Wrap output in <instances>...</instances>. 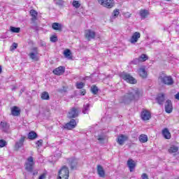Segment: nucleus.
Here are the masks:
<instances>
[{
  "instance_id": "obj_1",
  "label": "nucleus",
  "mask_w": 179,
  "mask_h": 179,
  "mask_svg": "<svg viewBox=\"0 0 179 179\" xmlns=\"http://www.w3.org/2000/svg\"><path fill=\"white\" fill-rule=\"evenodd\" d=\"M141 96V92L138 88H131L127 93L119 99L122 104H130L134 100H138Z\"/></svg>"
},
{
  "instance_id": "obj_2",
  "label": "nucleus",
  "mask_w": 179,
  "mask_h": 179,
  "mask_svg": "<svg viewBox=\"0 0 179 179\" xmlns=\"http://www.w3.org/2000/svg\"><path fill=\"white\" fill-rule=\"evenodd\" d=\"M159 80L163 85H166L167 86H171L174 85V80L171 76H168L167 74L162 73L159 74Z\"/></svg>"
},
{
  "instance_id": "obj_3",
  "label": "nucleus",
  "mask_w": 179,
  "mask_h": 179,
  "mask_svg": "<svg viewBox=\"0 0 179 179\" xmlns=\"http://www.w3.org/2000/svg\"><path fill=\"white\" fill-rule=\"evenodd\" d=\"M120 77L127 83H131V85H136V83H137L136 79L127 72L121 73Z\"/></svg>"
},
{
  "instance_id": "obj_4",
  "label": "nucleus",
  "mask_w": 179,
  "mask_h": 179,
  "mask_svg": "<svg viewBox=\"0 0 179 179\" xmlns=\"http://www.w3.org/2000/svg\"><path fill=\"white\" fill-rule=\"evenodd\" d=\"M57 179H68L69 178V169L66 166H63L59 171L58 173Z\"/></svg>"
},
{
  "instance_id": "obj_5",
  "label": "nucleus",
  "mask_w": 179,
  "mask_h": 179,
  "mask_svg": "<svg viewBox=\"0 0 179 179\" xmlns=\"http://www.w3.org/2000/svg\"><path fill=\"white\" fill-rule=\"evenodd\" d=\"M98 2L103 8L111 9L114 7V0H98Z\"/></svg>"
},
{
  "instance_id": "obj_6",
  "label": "nucleus",
  "mask_w": 179,
  "mask_h": 179,
  "mask_svg": "<svg viewBox=\"0 0 179 179\" xmlns=\"http://www.w3.org/2000/svg\"><path fill=\"white\" fill-rule=\"evenodd\" d=\"M33 166H34V158L29 157L25 163V169L27 171H33Z\"/></svg>"
},
{
  "instance_id": "obj_7",
  "label": "nucleus",
  "mask_w": 179,
  "mask_h": 179,
  "mask_svg": "<svg viewBox=\"0 0 179 179\" xmlns=\"http://www.w3.org/2000/svg\"><path fill=\"white\" fill-rule=\"evenodd\" d=\"M77 117H79V110L76 107H73L69 111L67 117L72 120V118H76Z\"/></svg>"
},
{
  "instance_id": "obj_8",
  "label": "nucleus",
  "mask_w": 179,
  "mask_h": 179,
  "mask_svg": "<svg viewBox=\"0 0 179 179\" xmlns=\"http://www.w3.org/2000/svg\"><path fill=\"white\" fill-rule=\"evenodd\" d=\"M76 120L71 119L70 122H67L64 126H63V128L64 129H73V128H76Z\"/></svg>"
},
{
  "instance_id": "obj_9",
  "label": "nucleus",
  "mask_w": 179,
  "mask_h": 179,
  "mask_svg": "<svg viewBox=\"0 0 179 179\" xmlns=\"http://www.w3.org/2000/svg\"><path fill=\"white\" fill-rule=\"evenodd\" d=\"M67 162L71 170H75L78 166V159L76 158H68Z\"/></svg>"
},
{
  "instance_id": "obj_10",
  "label": "nucleus",
  "mask_w": 179,
  "mask_h": 179,
  "mask_svg": "<svg viewBox=\"0 0 179 179\" xmlns=\"http://www.w3.org/2000/svg\"><path fill=\"white\" fill-rule=\"evenodd\" d=\"M141 117L143 121H149V120L152 117V115L148 110H144L141 112Z\"/></svg>"
},
{
  "instance_id": "obj_11",
  "label": "nucleus",
  "mask_w": 179,
  "mask_h": 179,
  "mask_svg": "<svg viewBox=\"0 0 179 179\" xmlns=\"http://www.w3.org/2000/svg\"><path fill=\"white\" fill-rule=\"evenodd\" d=\"M85 37L90 41V40H93L94 37H96V32L94 31L90 30V29H87L85 31Z\"/></svg>"
},
{
  "instance_id": "obj_12",
  "label": "nucleus",
  "mask_w": 179,
  "mask_h": 179,
  "mask_svg": "<svg viewBox=\"0 0 179 179\" xmlns=\"http://www.w3.org/2000/svg\"><path fill=\"white\" fill-rule=\"evenodd\" d=\"M165 111L168 114L173 113V103L171 100H167L165 103Z\"/></svg>"
},
{
  "instance_id": "obj_13",
  "label": "nucleus",
  "mask_w": 179,
  "mask_h": 179,
  "mask_svg": "<svg viewBox=\"0 0 179 179\" xmlns=\"http://www.w3.org/2000/svg\"><path fill=\"white\" fill-rule=\"evenodd\" d=\"M96 173L101 178H104V177H106V171L101 165H97Z\"/></svg>"
},
{
  "instance_id": "obj_14",
  "label": "nucleus",
  "mask_w": 179,
  "mask_h": 179,
  "mask_svg": "<svg viewBox=\"0 0 179 179\" xmlns=\"http://www.w3.org/2000/svg\"><path fill=\"white\" fill-rule=\"evenodd\" d=\"M139 38H141V33L135 32L130 39V43H131V44H135V43L138 42Z\"/></svg>"
},
{
  "instance_id": "obj_15",
  "label": "nucleus",
  "mask_w": 179,
  "mask_h": 179,
  "mask_svg": "<svg viewBox=\"0 0 179 179\" xmlns=\"http://www.w3.org/2000/svg\"><path fill=\"white\" fill-rule=\"evenodd\" d=\"M127 166L130 170L131 172L134 171L135 170V167H136V164L135 163V161L132 159H129L127 161Z\"/></svg>"
},
{
  "instance_id": "obj_16",
  "label": "nucleus",
  "mask_w": 179,
  "mask_h": 179,
  "mask_svg": "<svg viewBox=\"0 0 179 179\" xmlns=\"http://www.w3.org/2000/svg\"><path fill=\"white\" fill-rule=\"evenodd\" d=\"M24 139H26V136H21L20 140L15 143V149H20V148L23 146V143H24Z\"/></svg>"
},
{
  "instance_id": "obj_17",
  "label": "nucleus",
  "mask_w": 179,
  "mask_h": 179,
  "mask_svg": "<svg viewBox=\"0 0 179 179\" xmlns=\"http://www.w3.org/2000/svg\"><path fill=\"white\" fill-rule=\"evenodd\" d=\"M138 74L140 75L141 78H143V79L148 78V72L146 71V69L143 66L138 69Z\"/></svg>"
},
{
  "instance_id": "obj_18",
  "label": "nucleus",
  "mask_w": 179,
  "mask_h": 179,
  "mask_svg": "<svg viewBox=\"0 0 179 179\" xmlns=\"http://www.w3.org/2000/svg\"><path fill=\"white\" fill-rule=\"evenodd\" d=\"M65 73V68L64 66H59L58 68H56L55 70H53V73L55 75H62Z\"/></svg>"
},
{
  "instance_id": "obj_19",
  "label": "nucleus",
  "mask_w": 179,
  "mask_h": 179,
  "mask_svg": "<svg viewBox=\"0 0 179 179\" xmlns=\"http://www.w3.org/2000/svg\"><path fill=\"white\" fill-rule=\"evenodd\" d=\"M156 100L158 103V104H159V106H163V103H164L165 99V96L164 94H159L157 95V97L156 98Z\"/></svg>"
},
{
  "instance_id": "obj_20",
  "label": "nucleus",
  "mask_w": 179,
  "mask_h": 179,
  "mask_svg": "<svg viewBox=\"0 0 179 179\" xmlns=\"http://www.w3.org/2000/svg\"><path fill=\"white\" fill-rule=\"evenodd\" d=\"M125 141H128V137L123 134H120L117 138V143L119 145H124V142H125Z\"/></svg>"
},
{
  "instance_id": "obj_21",
  "label": "nucleus",
  "mask_w": 179,
  "mask_h": 179,
  "mask_svg": "<svg viewBox=\"0 0 179 179\" xmlns=\"http://www.w3.org/2000/svg\"><path fill=\"white\" fill-rule=\"evenodd\" d=\"M11 114L14 117H17V115H20V109L17 106H14L11 108Z\"/></svg>"
},
{
  "instance_id": "obj_22",
  "label": "nucleus",
  "mask_w": 179,
  "mask_h": 179,
  "mask_svg": "<svg viewBox=\"0 0 179 179\" xmlns=\"http://www.w3.org/2000/svg\"><path fill=\"white\" fill-rule=\"evenodd\" d=\"M52 29L58 31H62V24L58 22H54L52 24Z\"/></svg>"
},
{
  "instance_id": "obj_23",
  "label": "nucleus",
  "mask_w": 179,
  "mask_h": 179,
  "mask_svg": "<svg viewBox=\"0 0 179 179\" xmlns=\"http://www.w3.org/2000/svg\"><path fill=\"white\" fill-rule=\"evenodd\" d=\"M31 16H32L31 20V22H33V23H34V22H36V20H37V15H38L37 11H36L35 10H31L29 12Z\"/></svg>"
},
{
  "instance_id": "obj_24",
  "label": "nucleus",
  "mask_w": 179,
  "mask_h": 179,
  "mask_svg": "<svg viewBox=\"0 0 179 179\" xmlns=\"http://www.w3.org/2000/svg\"><path fill=\"white\" fill-rule=\"evenodd\" d=\"M162 135L165 139H170V138H171V134H170L169 129H164L162 130Z\"/></svg>"
},
{
  "instance_id": "obj_25",
  "label": "nucleus",
  "mask_w": 179,
  "mask_h": 179,
  "mask_svg": "<svg viewBox=\"0 0 179 179\" xmlns=\"http://www.w3.org/2000/svg\"><path fill=\"white\" fill-rule=\"evenodd\" d=\"M37 136V133L34 131H31L28 134V139H30L31 141H34V139H36Z\"/></svg>"
},
{
  "instance_id": "obj_26",
  "label": "nucleus",
  "mask_w": 179,
  "mask_h": 179,
  "mask_svg": "<svg viewBox=\"0 0 179 179\" xmlns=\"http://www.w3.org/2000/svg\"><path fill=\"white\" fill-rule=\"evenodd\" d=\"M140 16L141 19H146L149 16V11L148 10H141L140 11Z\"/></svg>"
},
{
  "instance_id": "obj_27",
  "label": "nucleus",
  "mask_w": 179,
  "mask_h": 179,
  "mask_svg": "<svg viewBox=\"0 0 179 179\" xmlns=\"http://www.w3.org/2000/svg\"><path fill=\"white\" fill-rule=\"evenodd\" d=\"M64 55L65 58H68V59H72V52H71V50L66 49L64 51Z\"/></svg>"
},
{
  "instance_id": "obj_28",
  "label": "nucleus",
  "mask_w": 179,
  "mask_h": 179,
  "mask_svg": "<svg viewBox=\"0 0 179 179\" xmlns=\"http://www.w3.org/2000/svg\"><path fill=\"white\" fill-rule=\"evenodd\" d=\"M138 139L141 143H146L148 141V136L145 134H141L139 136Z\"/></svg>"
},
{
  "instance_id": "obj_29",
  "label": "nucleus",
  "mask_w": 179,
  "mask_h": 179,
  "mask_svg": "<svg viewBox=\"0 0 179 179\" xmlns=\"http://www.w3.org/2000/svg\"><path fill=\"white\" fill-rule=\"evenodd\" d=\"M0 125L3 129V131H4V132H6V131H8V129H9V124H8L6 122H1Z\"/></svg>"
},
{
  "instance_id": "obj_30",
  "label": "nucleus",
  "mask_w": 179,
  "mask_h": 179,
  "mask_svg": "<svg viewBox=\"0 0 179 179\" xmlns=\"http://www.w3.org/2000/svg\"><path fill=\"white\" fill-rule=\"evenodd\" d=\"M42 100H50V94L47 92H43L41 96Z\"/></svg>"
},
{
  "instance_id": "obj_31",
  "label": "nucleus",
  "mask_w": 179,
  "mask_h": 179,
  "mask_svg": "<svg viewBox=\"0 0 179 179\" xmlns=\"http://www.w3.org/2000/svg\"><path fill=\"white\" fill-rule=\"evenodd\" d=\"M97 141H99L100 143H104V141H106V135L103 134L99 135L97 136Z\"/></svg>"
},
{
  "instance_id": "obj_32",
  "label": "nucleus",
  "mask_w": 179,
  "mask_h": 179,
  "mask_svg": "<svg viewBox=\"0 0 179 179\" xmlns=\"http://www.w3.org/2000/svg\"><path fill=\"white\" fill-rule=\"evenodd\" d=\"M169 153H177V152H178V147L176 145H171L169 149Z\"/></svg>"
},
{
  "instance_id": "obj_33",
  "label": "nucleus",
  "mask_w": 179,
  "mask_h": 179,
  "mask_svg": "<svg viewBox=\"0 0 179 179\" xmlns=\"http://www.w3.org/2000/svg\"><path fill=\"white\" fill-rule=\"evenodd\" d=\"M38 53L31 52L29 53V57L31 59H33L34 61H38V57H37Z\"/></svg>"
},
{
  "instance_id": "obj_34",
  "label": "nucleus",
  "mask_w": 179,
  "mask_h": 179,
  "mask_svg": "<svg viewBox=\"0 0 179 179\" xmlns=\"http://www.w3.org/2000/svg\"><path fill=\"white\" fill-rule=\"evenodd\" d=\"M91 92L92 94H97V93H99V87L96 85H92L91 87Z\"/></svg>"
},
{
  "instance_id": "obj_35",
  "label": "nucleus",
  "mask_w": 179,
  "mask_h": 179,
  "mask_svg": "<svg viewBox=\"0 0 179 179\" xmlns=\"http://www.w3.org/2000/svg\"><path fill=\"white\" fill-rule=\"evenodd\" d=\"M90 107V104H89V103L84 105V107L83 109V114H87L89 113Z\"/></svg>"
},
{
  "instance_id": "obj_36",
  "label": "nucleus",
  "mask_w": 179,
  "mask_h": 179,
  "mask_svg": "<svg viewBox=\"0 0 179 179\" xmlns=\"http://www.w3.org/2000/svg\"><path fill=\"white\" fill-rule=\"evenodd\" d=\"M138 59H140V62H145L146 59H148V56L145 54H142L139 57Z\"/></svg>"
},
{
  "instance_id": "obj_37",
  "label": "nucleus",
  "mask_w": 179,
  "mask_h": 179,
  "mask_svg": "<svg viewBox=\"0 0 179 179\" xmlns=\"http://www.w3.org/2000/svg\"><path fill=\"white\" fill-rule=\"evenodd\" d=\"M10 31H12V33H20V29L19 27H10Z\"/></svg>"
},
{
  "instance_id": "obj_38",
  "label": "nucleus",
  "mask_w": 179,
  "mask_h": 179,
  "mask_svg": "<svg viewBox=\"0 0 179 179\" xmlns=\"http://www.w3.org/2000/svg\"><path fill=\"white\" fill-rule=\"evenodd\" d=\"M76 87H77V89H83V87H85V83H83L82 82L76 83Z\"/></svg>"
},
{
  "instance_id": "obj_39",
  "label": "nucleus",
  "mask_w": 179,
  "mask_h": 179,
  "mask_svg": "<svg viewBox=\"0 0 179 179\" xmlns=\"http://www.w3.org/2000/svg\"><path fill=\"white\" fill-rule=\"evenodd\" d=\"M73 6H74V8H80V3H79V1H73Z\"/></svg>"
},
{
  "instance_id": "obj_40",
  "label": "nucleus",
  "mask_w": 179,
  "mask_h": 179,
  "mask_svg": "<svg viewBox=\"0 0 179 179\" xmlns=\"http://www.w3.org/2000/svg\"><path fill=\"white\" fill-rule=\"evenodd\" d=\"M50 41L52 43H57L58 41V37L57 36H52L50 37Z\"/></svg>"
},
{
  "instance_id": "obj_41",
  "label": "nucleus",
  "mask_w": 179,
  "mask_h": 179,
  "mask_svg": "<svg viewBox=\"0 0 179 179\" xmlns=\"http://www.w3.org/2000/svg\"><path fill=\"white\" fill-rule=\"evenodd\" d=\"M66 90H67L66 87H62V88L57 90L59 93H66Z\"/></svg>"
},
{
  "instance_id": "obj_42",
  "label": "nucleus",
  "mask_w": 179,
  "mask_h": 179,
  "mask_svg": "<svg viewBox=\"0 0 179 179\" xmlns=\"http://www.w3.org/2000/svg\"><path fill=\"white\" fill-rule=\"evenodd\" d=\"M139 62H141V60L139 59V58H136L133 61H131V64H133L134 65H138Z\"/></svg>"
},
{
  "instance_id": "obj_43",
  "label": "nucleus",
  "mask_w": 179,
  "mask_h": 179,
  "mask_svg": "<svg viewBox=\"0 0 179 179\" xmlns=\"http://www.w3.org/2000/svg\"><path fill=\"white\" fill-rule=\"evenodd\" d=\"M120 15V10L118 9L114 10H113V17H117Z\"/></svg>"
},
{
  "instance_id": "obj_44",
  "label": "nucleus",
  "mask_w": 179,
  "mask_h": 179,
  "mask_svg": "<svg viewBox=\"0 0 179 179\" xmlns=\"http://www.w3.org/2000/svg\"><path fill=\"white\" fill-rule=\"evenodd\" d=\"M55 3H56V5H58L59 6H64V1L62 0H56Z\"/></svg>"
},
{
  "instance_id": "obj_45",
  "label": "nucleus",
  "mask_w": 179,
  "mask_h": 179,
  "mask_svg": "<svg viewBox=\"0 0 179 179\" xmlns=\"http://www.w3.org/2000/svg\"><path fill=\"white\" fill-rule=\"evenodd\" d=\"M17 48V43H13L10 47V50L13 51V50H16Z\"/></svg>"
},
{
  "instance_id": "obj_46",
  "label": "nucleus",
  "mask_w": 179,
  "mask_h": 179,
  "mask_svg": "<svg viewBox=\"0 0 179 179\" xmlns=\"http://www.w3.org/2000/svg\"><path fill=\"white\" fill-rule=\"evenodd\" d=\"M6 145L5 140H0V148H3Z\"/></svg>"
},
{
  "instance_id": "obj_47",
  "label": "nucleus",
  "mask_w": 179,
  "mask_h": 179,
  "mask_svg": "<svg viewBox=\"0 0 179 179\" xmlns=\"http://www.w3.org/2000/svg\"><path fill=\"white\" fill-rule=\"evenodd\" d=\"M36 145L38 148L43 146V139H40L36 142Z\"/></svg>"
},
{
  "instance_id": "obj_48",
  "label": "nucleus",
  "mask_w": 179,
  "mask_h": 179,
  "mask_svg": "<svg viewBox=\"0 0 179 179\" xmlns=\"http://www.w3.org/2000/svg\"><path fill=\"white\" fill-rule=\"evenodd\" d=\"M32 51H34V53L38 54V48L34 47L31 49Z\"/></svg>"
},
{
  "instance_id": "obj_49",
  "label": "nucleus",
  "mask_w": 179,
  "mask_h": 179,
  "mask_svg": "<svg viewBox=\"0 0 179 179\" xmlns=\"http://www.w3.org/2000/svg\"><path fill=\"white\" fill-rule=\"evenodd\" d=\"M124 17L127 18V19H129V17H131V13H125L124 14Z\"/></svg>"
},
{
  "instance_id": "obj_50",
  "label": "nucleus",
  "mask_w": 179,
  "mask_h": 179,
  "mask_svg": "<svg viewBox=\"0 0 179 179\" xmlns=\"http://www.w3.org/2000/svg\"><path fill=\"white\" fill-rule=\"evenodd\" d=\"M141 178L142 179H149V178L148 177V174H146V173H143L141 176Z\"/></svg>"
},
{
  "instance_id": "obj_51",
  "label": "nucleus",
  "mask_w": 179,
  "mask_h": 179,
  "mask_svg": "<svg viewBox=\"0 0 179 179\" xmlns=\"http://www.w3.org/2000/svg\"><path fill=\"white\" fill-rule=\"evenodd\" d=\"M80 94H82L83 96H85V94H86V90H81L80 91Z\"/></svg>"
},
{
  "instance_id": "obj_52",
  "label": "nucleus",
  "mask_w": 179,
  "mask_h": 179,
  "mask_svg": "<svg viewBox=\"0 0 179 179\" xmlns=\"http://www.w3.org/2000/svg\"><path fill=\"white\" fill-rule=\"evenodd\" d=\"M38 174V171H34L33 172V176H37Z\"/></svg>"
},
{
  "instance_id": "obj_53",
  "label": "nucleus",
  "mask_w": 179,
  "mask_h": 179,
  "mask_svg": "<svg viewBox=\"0 0 179 179\" xmlns=\"http://www.w3.org/2000/svg\"><path fill=\"white\" fill-rule=\"evenodd\" d=\"M44 177H45V176L44 175H41L38 178V179H44Z\"/></svg>"
},
{
  "instance_id": "obj_54",
  "label": "nucleus",
  "mask_w": 179,
  "mask_h": 179,
  "mask_svg": "<svg viewBox=\"0 0 179 179\" xmlns=\"http://www.w3.org/2000/svg\"><path fill=\"white\" fill-rule=\"evenodd\" d=\"M2 73V66H1V65H0V74H1Z\"/></svg>"
},
{
  "instance_id": "obj_55",
  "label": "nucleus",
  "mask_w": 179,
  "mask_h": 179,
  "mask_svg": "<svg viewBox=\"0 0 179 179\" xmlns=\"http://www.w3.org/2000/svg\"><path fill=\"white\" fill-rule=\"evenodd\" d=\"M166 1H167L168 2H170V1H171V0H166Z\"/></svg>"
},
{
  "instance_id": "obj_56",
  "label": "nucleus",
  "mask_w": 179,
  "mask_h": 179,
  "mask_svg": "<svg viewBox=\"0 0 179 179\" xmlns=\"http://www.w3.org/2000/svg\"><path fill=\"white\" fill-rule=\"evenodd\" d=\"M152 43H155V41H152Z\"/></svg>"
},
{
  "instance_id": "obj_57",
  "label": "nucleus",
  "mask_w": 179,
  "mask_h": 179,
  "mask_svg": "<svg viewBox=\"0 0 179 179\" xmlns=\"http://www.w3.org/2000/svg\"><path fill=\"white\" fill-rule=\"evenodd\" d=\"M54 1H57V0H54Z\"/></svg>"
}]
</instances>
